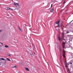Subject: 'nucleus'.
<instances>
[{
  "label": "nucleus",
  "mask_w": 73,
  "mask_h": 73,
  "mask_svg": "<svg viewBox=\"0 0 73 73\" xmlns=\"http://www.w3.org/2000/svg\"><path fill=\"white\" fill-rule=\"evenodd\" d=\"M60 20H59V21H58L56 23V24H57L58 25V27L60 28V25H59V24H60Z\"/></svg>",
  "instance_id": "1"
},
{
  "label": "nucleus",
  "mask_w": 73,
  "mask_h": 73,
  "mask_svg": "<svg viewBox=\"0 0 73 73\" xmlns=\"http://www.w3.org/2000/svg\"><path fill=\"white\" fill-rule=\"evenodd\" d=\"M59 53H60V56H61V55L62 54L61 53V52L62 51V50L61 49V48H59Z\"/></svg>",
  "instance_id": "2"
},
{
  "label": "nucleus",
  "mask_w": 73,
  "mask_h": 73,
  "mask_svg": "<svg viewBox=\"0 0 73 73\" xmlns=\"http://www.w3.org/2000/svg\"><path fill=\"white\" fill-rule=\"evenodd\" d=\"M14 5L16 6V7H17V5H18V7L19 6V5L18 3H14Z\"/></svg>",
  "instance_id": "3"
},
{
  "label": "nucleus",
  "mask_w": 73,
  "mask_h": 73,
  "mask_svg": "<svg viewBox=\"0 0 73 73\" xmlns=\"http://www.w3.org/2000/svg\"><path fill=\"white\" fill-rule=\"evenodd\" d=\"M0 60H3V61H5V62H6V60L3 58H0Z\"/></svg>",
  "instance_id": "4"
},
{
  "label": "nucleus",
  "mask_w": 73,
  "mask_h": 73,
  "mask_svg": "<svg viewBox=\"0 0 73 73\" xmlns=\"http://www.w3.org/2000/svg\"><path fill=\"white\" fill-rule=\"evenodd\" d=\"M61 38L62 39H63V38H64V34L63 33H62Z\"/></svg>",
  "instance_id": "5"
},
{
  "label": "nucleus",
  "mask_w": 73,
  "mask_h": 73,
  "mask_svg": "<svg viewBox=\"0 0 73 73\" xmlns=\"http://www.w3.org/2000/svg\"><path fill=\"white\" fill-rule=\"evenodd\" d=\"M58 38L59 41H61V37L60 36H58Z\"/></svg>",
  "instance_id": "6"
},
{
  "label": "nucleus",
  "mask_w": 73,
  "mask_h": 73,
  "mask_svg": "<svg viewBox=\"0 0 73 73\" xmlns=\"http://www.w3.org/2000/svg\"><path fill=\"white\" fill-rule=\"evenodd\" d=\"M67 72H68V73H71L70 72V70L69 69V68H67Z\"/></svg>",
  "instance_id": "7"
},
{
  "label": "nucleus",
  "mask_w": 73,
  "mask_h": 73,
  "mask_svg": "<svg viewBox=\"0 0 73 73\" xmlns=\"http://www.w3.org/2000/svg\"><path fill=\"white\" fill-rule=\"evenodd\" d=\"M67 72H68V73H71L70 72V70L69 69V68H67Z\"/></svg>",
  "instance_id": "8"
},
{
  "label": "nucleus",
  "mask_w": 73,
  "mask_h": 73,
  "mask_svg": "<svg viewBox=\"0 0 73 73\" xmlns=\"http://www.w3.org/2000/svg\"><path fill=\"white\" fill-rule=\"evenodd\" d=\"M50 12H54V10L53 9H51L50 10Z\"/></svg>",
  "instance_id": "9"
},
{
  "label": "nucleus",
  "mask_w": 73,
  "mask_h": 73,
  "mask_svg": "<svg viewBox=\"0 0 73 73\" xmlns=\"http://www.w3.org/2000/svg\"><path fill=\"white\" fill-rule=\"evenodd\" d=\"M5 47L6 48H9V46L7 45H5Z\"/></svg>",
  "instance_id": "10"
},
{
  "label": "nucleus",
  "mask_w": 73,
  "mask_h": 73,
  "mask_svg": "<svg viewBox=\"0 0 73 73\" xmlns=\"http://www.w3.org/2000/svg\"><path fill=\"white\" fill-rule=\"evenodd\" d=\"M18 28L19 29L20 32H22V30L21 29H20V26H19Z\"/></svg>",
  "instance_id": "11"
},
{
  "label": "nucleus",
  "mask_w": 73,
  "mask_h": 73,
  "mask_svg": "<svg viewBox=\"0 0 73 73\" xmlns=\"http://www.w3.org/2000/svg\"><path fill=\"white\" fill-rule=\"evenodd\" d=\"M7 10H9V9H11L12 10L13 9H11V8H10L9 7H7Z\"/></svg>",
  "instance_id": "12"
},
{
  "label": "nucleus",
  "mask_w": 73,
  "mask_h": 73,
  "mask_svg": "<svg viewBox=\"0 0 73 73\" xmlns=\"http://www.w3.org/2000/svg\"><path fill=\"white\" fill-rule=\"evenodd\" d=\"M33 47L34 49H35V50H36V48H35V45H33Z\"/></svg>",
  "instance_id": "13"
},
{
  "label": "nucleus",
  "mask_w": 73,
  "mask_h": 73,
  "mask_svg": "<svg viewBox=\"0 0 73 73\" xmlns=\"http://www.w3.org/2000/svg\"><path fill=\"white\" fill-rule=\"evenodd\" d=\"M63 53H64V54H65V53L66 52V51H65L64 49H63L62 50Z\"/></svg>",
  "instance_id": "14"
},
{
  "label": "nucleus",
  "mask_w": 73,
  "mask_h": 73,
  "mask_svg": "<svg viewBox=\"0 0 73 73\" xmlns=\"http://www.w3.org/2000/svg\"><path fill=\"white\" fill-rule=\"evenodd\" d=\"M65 46V44H64L63 45H62V48H65L66 49V47H64Z\"/></svg>",
  "instance_id": "15"
},
{
  "label": "nucleus",
  "mask_w": 73,
  "mask_h": 73,
  "mask_svg": "<svg viewBox=\"0 0 73 73\" xmlns=\"http://www.w3.org/2000/svg\"><path fill=\"white\" fill-rule=\"evenodd\" d=\"M30 55H31V57H33V54H32V52L30 53Z\"/></svg>",
  "instance_id": "16"
},
{
  "label": "nucleus",
  "mask_w": 73,
  "mask_h": 73,
  "mask_svg": "<svg viewBox=\"0 0 73 73\" xmlns=\"http://www.w3.org/2000/svg\"><path fill=\"white\" fill-rule=\"evenodd\" d=\"M25 69L26 70H27V71H29V69H28V68H25Z\"/></svg>",
  "instance_id": "17"
},
{
  "label": "nucleus",
  "mask_w": 73,
  "mask_h": 73,
  "mask_svg": "<svg viewBox=\"0 0 73 73\" xmlns=\"http://www.w3.org/2000/svg\"><path fill=\"white\" fill-rule=\"evenodd\" d=\"M7 56H11V54H7Z\"/></svg>",
  "instance_id": "18"
},
{
  "label": "nucleus",
  "mask_w": 73,
  "mask_h": 73,
  "mask_svg": "<svg viewBox=\"0 0 73 73\" xmlns=\"http://www.w3.org/2000/svg\"><path fill=\"white\" fill-rule=\"evenodd\" d=\"M65 54H62V55L63 57H65Z\"/></svg>",
  "instance_id": "19"
},
{
  "label": "nucleus",
  "mask_w": 73,
  "mask_h": 73,
  "mask_svg": "<svg viewBox=\"0 0 73 73\" xmlns=\"http://www.w3.org/2000/svg\"><path fill=\"white\" fill-rule=\"evenodd\" d=\"M17 66H14L12 67V68H17Z\"/></svg>",
  "instance_id": "20"
},
{
  "label": "nucleus",
  "mask_w": 73,
  "mask_h": 73,
  "mask_svg": "<svg viewBox=\"0 0 73 73\" xmlns=\"http://www.w3.org/2000/svg\"><path fill=\"white\" fill-rule=\"evenodd\" d=\"M2 49V47H1V46H0V50H1Z\"/></svg>",
  "instance_id": "21"
},
{
  "label": "nucleus",
  "mask_w": 73,
  "mask_h": 73,
  "mask_svg": "<svg viewBox=\"0 0 73 73\" xmlns=\"http://www.w3.org/2000/svg\"><path fill=\"white\" fill-rule=\"evenodd\" d=\"M65 67H66V68H67V69H68V65L66 66H65Z\"/></svg>",
  "instance_id": "22"
},
{
  "label": "nucleus",
  "mask_w": 73,
  "mask_h": 73,
  "mask_svg": "<svg viewBox=\"0 0 73 73\" xmlns=\"http://www.w3.org/2000/svg\"><path fill=\"white\" fill-rule=\"evenodd\" d=\"M7 60H8V61H11V60L8 58H7Z\"/></svg>",
  "instance_id": "23"
},
{
  "label": "nucleus",
  "mask_w": 73,
  "mask_h": 73,
  "mask_svg": "<svg viewBox=\"0 0 73 73\" xmlns=\"http://www.w3.org/2000/svg\"><path fill=\"white\" fill-rule=\"evenodd\" d=\"M60 61H62V58H60Z\"/></svg>",
  "instance_id": "24"
},
{
  "label": "nucleus",
  "mask_w": 73,
  "mask_h": 73,
  "mask_svg": "<svg viewBox=\"0 0 73 73\" xmlns=\"http://www.w3.org/2000/svg\"><path fill=\"white\" fill-rule=\"evenodd\" d=\"M66 33H69V31H67L66 32Z\"/></svg>",
  "instance_id": "25"
},
{
  "label": "nucleus",
  "mask_w": 73,
  "mask_h": 73,
  "mask_svg": "<svg viewBox=\"0 0 73 73\" xmlns=\"http://www.w3.org/2000/svg\"><path fill=\"white\" fill-rule=\"evenodd\" d=\"M65 66L68 65H67V64H66V63H65Z\"/></svg>",
  "instance_id": "26"
},
{
  "label": "nucleus",
  "mask_w": 73,
  "mask_h": 73,
  "mask_svg": "<svg viewBox=\"0 0 73 73\" xmlns=\"http://www.w3.org/2000/svg\"><path fill=\"white\" fill-rule=\"evenodd\" d=\"M70 64H72V62H70Z\"/></svg>",
  "instance_id": "27"
},
{
  "label": "nucleus",
  "mask_w": 73,
  "mask_h": 73,
  "mask_svg": "<svg viewBox=\"0 0 73 73\" xmlns=\"http://www.w3.org/2000/svg\"><path fill=\"white\" fill-rule=\"evenodd\" d=\"M47 64H48V65L49 66V64L48 63V62H47Z\"/></svg>",
  "instance_id": "28"
},
{
  "label": "nucleus",
  "mask_w": 73,
  "mask_h": 73,
  "mask_svg": "<svg viewBox=\"0 0 73 73\" xmlns=\"http://www.w3.org/2000/svg\"><path fill=\"white\" fill-rule=\"evenodd\" d=\"M52 4H51V7H52Z\"/></svg>",
  "instance_id": "29"
},
{
  "label": "nucleus",
  "mask_w": 73,
  "mask_h": 73,
  "mask_svg": "<svg viewBox=\"0 0 73 73\" xmlns=\"http://www.w3.org/2000/svg\"><path fill=\"white\" fill-rule=\"evenodd\" d=\"M2 32V31L1 30H0V32Z\"/></svg>",
  "instance_id": "30"
},
{
  "label": "nucleus",
  "mask_w": 73,
  "mask_h": 73,
  "mask_svg": "<svg viewBox=\"0 0 73 73\" xmlns=\"http://www.w3.org/2000/svg\"><path fill=\"white\" fill-rule=\"evenodd\" d=\"M65 3V2L64 1L63 3V4H64V3Z\"/></svg>",
  "instance_id": "31"
},
{
  "label": "nucleus",
  "mask_w": 73,
  "mask_h": 73,
  "mask_svg": "<svg viewBox=\"0 0 73 73\" xmlns=\"http://www.w3.org/2000/svg\"><path fill=\"white\" fill-rule=\"evenodd\" d=\"M1 44L2 45L3 44V43H1Z\"/></svg>",
  "instance_id": "32"
},
{
  "label": "nucleus",
  "mask_w": 73,
  "mask_h": 73,
  "mask_svg": "<svg viewBox=\"0 0 73 73\" xmlns=\"http://www.w3.org/2000/svg\"><path fill=\"white\" fill-rule=\"evenodd\" d=\"M33 53L34 54H35V52H33Z\"/></svg>",
  "instance_id": "33"
},
{
  "label": "nucleus",
  "mask_w": 73,
  "mask_h": 73,
  "mask_svg": "<svg viewBox=\"0 0 73 73\" xmlns=\"http://www.w3.org/2000/svg\"><path fill=\"white\" fill-rule=\"evenodd\" d=\"M71 68H72V69H73V66H71Z\"/></svg>",
  "instance_id": "34"
},
{
  "label": "nucleus",
  "mask_w": 73,
  "mask_h": 73,
  "mask_svg": "<svg viewBox=\"0 0 73 73\" xmlns=\"http://www.w3.org/2000/svg\"><path fill=\"white\" fill-rule=\"evenodd\" d=\"M67 25H66V27H67Z\"/></svg>",
  "instance_id": "35"
},
{
  "label": "nucleus",
  "mask_w": 73,
  "mask_h": 73,
  "mask_svg": "<svg viewBox=\"0 0 73 73\" xmlns=\"http://www.w3.org/2000/svg\"><path fill=\"white\" fill-rule=\"evenodd\" d=\"M67 65H69V64H67Z\"/></svg>",
  "instance_id": "36"
},
{
  "label": "nucleus",
  "mask_w": 73,
  "mask_h": 73,
  "mask_svg": "<svg viewBox=\"0 0 73 73\" xmlns=\"http://www.w3.org/2000/svg\"><path fill=\"white\" fill-rule=\"evenodd\" d=\"M0 65H1V63L0 62Z\"/></svg>",
  "instance_id": "37"
},
{
  "label": "nucleus",
  "mask_w": 73,
  "mask_h": 73,
  "mask_svg": "<svg viewBox=\"0 0 73 73\" xmlns=\"http://www.w3.org/2000/svg\"><path fill=\"white\" fill-rule=\"evenodd\" d=\"M68 5H69V4H68V5L66 6V7H67V6Z\"/></svg>",
  "instance_id": "38"
},
{
  "label": "nucleus",
  "mask_w": 73,
  "mask_h": 73,
  "mask_svg": "<svg viewBox=\"0 0 73 73\" xmlns=\"http://www.w3.org/2000/svg\"><path fill=\"white\" fill-rule=\"evenodd\" d=\"M64 40H65V39H64Z\"/></svg>",
  "instance_id": "39"
},
{
  "label": "nucleus",
  "mask_w": 73,
  "mask_h": 73,
  "mask_svg": "<svg viewBox=\"0 0 73 73\" xmlns=\"http://www.w3.org/2000/svg\"><path fill=\"white\" fill-rule=\"evenodd\" d=\"M61 0V1H62L63 0Z\"/></svg>",
  "instance_id": "40"
},
{
  "label": "nucleus",
  "mask_w": 73,
  "mask_h": 73,
  "mask_svg": "<svg viewBox=\"0 0 73 73\" xmlns=\"http://www.w3.org/2000/svg\"><path fill=\"white\" fill-rule=\"evenodd\" d=\"M72 21H73V20H72Z\"/></svg>",
  "instance_id": "41"
}]
</instances>
